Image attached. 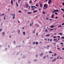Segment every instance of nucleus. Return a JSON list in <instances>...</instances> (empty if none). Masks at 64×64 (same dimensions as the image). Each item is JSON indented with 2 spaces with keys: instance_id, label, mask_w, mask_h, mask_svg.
Here are the masks:
<instances>
[{
  "instance_id": "obj_1",
  "label": "nucleus",
  "mask_w": 64,
  "mask_h": 64,
  "mask_svg": "<svg viewBox=\"0 0 64 64\" xmlns=\"http://www.w3.org/2000/svg\"><path fill=\"white\" fill-rule=\"evenodd\" d=\"M44 7L46 9H47V5L46 4H44Z\"/></svg>"
},
{
  "instance_id": "obj_2",
  "label": "nucleus",
  "mask_w": 64,
  "mask_h": 64,
  "mask_svg": "<svg viewBox=\"0 0 64 64\" xmlns=\"http://www.w3.org/2000/svg\"><path fill=\"white\" fill-rule=\"evenodd\" d=\"M57 12H59V10L57 9L56 10H54L53 12H52V13H54L55 12H57Z\"/></svg>"
},
{
  "instance_id": "obj_3",
  "label": "nucleus",
  "mask_w": 64,
  "mask_h": 64,
  "mask_svg": "<svg viewBox=\"0 0 64 64\" xmlns=\"http://www.w3.org/2000/svg\"><path fill=\"white\" fill-rule=\"evenodd\" d=\"M12 19H15V14H14L12 16Z\"/></svg>"
},
{
  "instance_id": "obj_4",
  "label": "nucleus",
  "mask_w": 64,
  "mask_h": 64,
  "mask_svg": "<svg viewBox=\"0 0 64 64\" xmlns=\"http://www.w3.org/2000/svg\"><path fill=\"white\" fill-rule=\"evenodd\" d=\"M40 7H42L43 6V4H41V3H40Z\"/></svg>"
},
{
  "instance_id": "obj_5",
  "label": "nucleus",
  "mask_w": 64,
  "mask_h": 64,
  "mask_svg": "<svg viewBox=\"0 0 64 64\" xmlns=\"http://www.w3.org/2000/svg\"><path fill=\"white\" fill-rule=\"evenodd\" d=\"M51 0H49L48 2V3L49 4L51 3Z\"/></svg>"
},
{
  "instance_id": "obj_6",
  "label": "nucleus",
  "mask_w": 64,
  "mask_h": 64,
  "mask_svg": "<svg viewBox=\"0 0 64 64\" xmlns=\"http://www.w3.org/2000/svg\"><path fill=\"white\" fill-rule=\"evenodd\" d=\"M56 60V58H55L54 60H53L52 61V62H55Z\"/></svg>"
},
{
  "instance_id": "obj_7",
  "label": "nucleus",
  "mask_w": 64,
  "mask_h": 64,
  "mask_svg": "<svg viewBox=\"0 0 64 64\" xmlns=\"http://www.w3.org/2000/svg\"><path fill=\"white\" fill-rule=\"evenodd\" d=\"M11 4H12V5H13V0H11Z\"/></svg>"
},
{
  "instance_id": "obj_8",
  "label": "nucleus",
  "mask_w": 64,
  "mask_h": 64,
  "mask_svg": "<svg viewBox=\"0 0 64 64\" xmlns=\"http://www.w3.org/2000/svg\"><path fill=\"white\" fill-rule=\"evenodd\" d=\"M34 8H37V7H36V6H31V8H34Z\"/></svg>"
},
{
  "instance_id": "obj_9",
  "label": "nucleus",
  "mask_w": 64,
  "mask_h": 64,
  "mask_svg": "<svg viewBox=\"0 0 64 64\" xmlns=\"http://www.w3.org/2000/svg\"><path fill=\"white\" fill-rule=\"evenodd\" d=\"M29 6V4H27L26 5V8H28Z\"/></svg>"
},
{
  "instance_id": "obj_10",
  "label": "nucleus",
  "mask_w": 64,
  "mask_h": 64,
  "mask_svg": "<svg viewBox=\"0 0 64 64\" xmlns=\"http://www.w3.org/2000/svg\"><path fill=\"white\" fill-rule=\"evenodd\" d=\"M53 30H54V29L53 28H51L49 29V30L50 31H53Z\"/></svg>"
},
{
  "instance_id": "obj_11",
  "label": "nucleus",
  "mask_w": 64,
  "mask_h": 64,
  "mask_svg": "<svg viewBox=\"0 0 64 64\" xmlns=\"http://www.w3.org/2000/svg\"><path fill=\"white\" fill-rule=\"evenodd\" d=\"M54 14H53L52 15V18H54Z\"/></svg>"
},
{
  "instance_id": "obj_12",
  "label": "nucleus",
  "mask_w": 64,
  "mask_h": 64,
  "mask_svg": "<svg viewBox=\"0 0 64 64\" xmlns=\"http://www.w3.org/2000/svg\"><path fill=\"white\" fill-rule=\"evenodd\" d=\"M58 50H59L60 51V50H61V48H57Z\"/></svg>"
},
{
  "instance_id": "obj_13",
  "label": "nucleus",
  "mask_w": 64,
  "mask_h": 64,
  "mask_svg": "<svg viewBox=\"0 0 64 64\" xmlns=\"http://www.w3.org/2000/svg\"><path fill=\"white\" fill-rule=\"evenodd\" d=\"M50 27L52 28H53L54 27V26H51Z\"/></svg>"
},
{
  "instance_id": "obj_14",
  "label": "nucleus",
  "mask_w": 64,
  "mask_h": 64,
  "mask_svg": "<svg viewBox=\"0 0 64 64\" xmlns=\"http://www.w3.org/2000/svg\"><path fill=\"white\" fill-rule=\"evenodd\" d=\"M37 12V10H34L33 11V13H35V12Z\"/></svg>"
},
{
  "instance_id": "obj_15",
  "label": "nucleus",
  "mask_w": 64,
  "mask_h": 64,
  "mask_svg": "<svg viewBox=\"0 0 64 64\" xmlns=\"http://www.w3.org/2000/svg\"><path fill=\"white\" fill-rule=\"evenodd\" d=\"M43 54L42 53L40 55V57H42V56H43Z\"/></svg>"
},
{
  "instance_id": "obj_16",
  "label": "nucleus",
  "mask_w": 64,
  "mask_h": 64,
  "mask_svg": "<svg viewBox=\"0 0 64 64\" xmlns=\"http://www.w3.org/2000/svg\"><path fill=\"white\" fill-rule=\"evenodd\" d=\"M23 34L24 35H25V32H23Z\"/></svg>"
},
{
  "instance_id": "obj_17",
  "label": "nucleus",
  "mask_w": 64,
  "mask_h": 64,
  "mask_svg": "<svg viewBox=\"0 0 64 64\" xmlns=\"http://www.w3.org/2000/svg\"><path fill=\"white\" fill-rule=\"evenodd\" d=\"M27 14H31V12H28L27 13Z\"/></svg>"
},
{
  "instance_id": "obj_18",
  "label": "nucleus",
  "mask_w": 64,
  "mask_h": 64,
  "mask_svg": "<svg viewBox=\"0 0 64 64\" xmlns=\"http://www.w3.org/2000/svg\"><path fill=\"white\" fill-rule=\"evenodd\" d=\"M32 0H30L29 2L30 4L31 3H32Z\"/></svg>"
},
{
  "instance_id": "obj_19",
  "label": "nucleus",
  "mask_w": 64,
  "mask_h": 64,
  "mask_svg": "<svg viewBox=\"0 0 64 64\" xmlns=\"http://www.w3.org/2000/svg\"><path fill=\"white\" fill-rule=\"evenodd\" d=\"M5 17H6V16H4V20H5V19H6V18Z\"/></svg>"
},
{
  "instance_id": "obj_20",
  "label": "nucleus",
  "mask_w": 64,
  "mask_h": 64,
  "mask_svg": "<svg viewBox=\"0 0 64 64\" xmlns=\"http://www.w3.org/2000/svg\"><path fill=\"white\" fill-rule=\"evenodd\" d=\"M2 35H3V36H4V35H5V32H4L2 33Z\"/></svg>"
},
{
  "instance_id": "obj_21",
  "label": "nucleus",
  "mask_w": 64,
  "mask_h": 64,
  "mask_svg": "<svg viewBox=\"0 0 64 64\" xmlns=\"http://www.w3.org/2000/svg\"><path fill=\"white\" fill-rule=\"evenodd\" d=\"M45 31H46V33H47V32H48V30L47 29Z\"/></svg>"
},
{
  "instance_id": "obj_22",
  "label": "nucleus",
  "mask_w": 64,
  "mask_h": 64,
  "mask_svg": "<svg viewBox=\"0 0 64 64\" xmlns=\"http://www.w3.org/2000/svg\"><path fill=\"white\" fill-rule=\"evenodd\" d=\"M61 10L62 11H63V12H64V9L63 8H62L61 9Z\"/></svg>"
},
{
  "instance_id": "obj_23",
  "label": "nucleus",
  "mask_w": 64,
  "mask_h": 64,
  "mask_svg": "<svg viewBox=\"0 0 64 64\" xmlns=\"http://www.w3.org/2000/svg\"><path fill=\"white\" fill-rule=\"evenodd\" d=\"M46 36L48 37V36H50V35H49V34H47Z\"/></svg>"
},
{
  "instance_id": "obj_24",
  "label": "nucleus",
  "mask_w": 64,
  "mask_h": 64,
  "mask_svg": "<svg viewBox=\"0 0 64 64\" xmlns=\"http://www.w3.org/2000/svg\"><path fill=\"white\" fill-rule=\"evenodd\" d=\"M60 27H61V26L59 25L58 26V28H60Z\"/></svg>"
},
{
  "instance_id": "obj_25",
  "label": "nucleus",
  "mask_w": 64,
  "mask_h": 64,
  "mask_svg": "<svg viewBox=\"0 0 64 64\" xmlns=\"http://www.w3.org/2000/svg\"><path fill=\"white\" fill-rule=\"evenodd\" d=\"M60 34V35H62V34L61 33H60L58 34Z\"/></svg>"
},
{
  "instance_id": "obj_26",
  "label": "nucleus",
  "mask_w": 64,
  "mask_h": 64,
  "mask_svg": "<svg viewBox=\"0 0 64 64\" xmlns=\"http://www.w3.org/2000/svg\"><path fill=\"white\" fill-rule=\"evenodd\" d=\"M54 56H57V54H54Z\"/></svg>"
},
{
  "instance_id": "obj_27",
  "label": "nucleus",
  "mask_w": 64,
  "mask_h": 64,
  "mask_svg": "<svg viewBox=\"0 0 64 64\" xmlns=\"http://www.w3.org/2000/svg\"><path fill=\"white\" fill-rule=\"evenodd\" d=\"M59 57H60V56H58L56 58L57 59H58V58H59Z\"/></svg>"
},
{
  "instance_id": "obj_28",
  "label": "nucleus",
  "mask_w": 64,
  "mask_h": 64,
  "mask_svg": "<svg viewBox=\"0 0 64 64\" xmlns=\"http://www.w3.org/2000/svg\"><path fill=\"white\" fill-rule=\"evenodd\" d=\"M36 6H37V7H38V4H37L36 5Z\"/></svg>"
},
{
  "instance_id": "obj_29",
  "label": "nucleus",
  "mask_w": 64,
  "mask_h": 64,
  "mask_svg": "<svg viewBox=\"0 0 64 64\" xmlns=\"http://www.w3.org/2000/svg\"><path fill=\"white\" fill-rule=\"evenodd\" d=\"M49 20V21H52V20H53V19H50Z\"/></svg>"
},
{
  "instance_id": "obj_30",
  "label": "nucleus",
  "mask_w": 64,
  "mask_h": 64,
  "mask_svg": "<svg viewBox=\"0 0 64 64\" xmlns=\"http://www.w3.org/2000/svg\"><path fill=\"white\" fill-rule=\"evenodd\" d=\"M38 32L36 33V36H38Z\"/></svg>"
},
{
  "instance_id": "obj_31",
  "label": "nucleus",
  "mask_w": 64,
  "mask_h": 64,
  "mask_svg": "<svg viewBox=\"0 0 64 64\" xmlns=\"http://www.w3.org/2000/svg\"><path fill=\"white\" fill-rule=\"evenodd\" d=\"M63 58L62 57H60V59H63Z\"/></svg>"
},
{
  "instance_id": "obj_32",
  "label": "nucleus",
  "mask_w": 64,
  "mask_h": 64,
  "mask_svg": "<svg viewBox=\"0 0 64 64\" xmlns=\"http://www.w3.org/2000/svg\"><path fill=\"white\" fill-rule=\"evenodd\" d=\"M3 15H4V14H3L2 15H0V16H3Z\"/></svg>"
},
{
  "instance_id": "obj_33",
  "label": "nucleus",
  "mask_w": 64,
  "mask_h": 64,
  "mask_svg": "<svg viewBox=\"0 0 64 64\" xmlns=\"http://www.w3.org/2000/svg\"><path fill=\"white\" fill-rule=\"evenodd\" d=\"M57 40V39H54V41H56Z\"/></svg>"
},
{
  "instance_id": "obj_34",
  "label": "nucleus",
  "mask_w": 64,
  "mask_h": 64,
  "mask_svg": "<svg viewBox=\"0 0 64 64\" xmlns=\"http://www.w3.org/2000/svg\"><path fill=\"white\" fill-rule=\"evenodd\" d=\"M49 53H52V52L51 51H50L49 52Z\"/></svg>"
},
{
  "instance_id": "obj_35",
  "label": "nucleus",
  "mask_w": 64,
  "mask_h": 64,
  "mask_svg": "<svg viewBox=\"0 0 64 64\" xmlns=\"http://www.w3.org/2000/svg\"><path fill=\"white\" fill-rule=\"evenodd\" d=\"M55 14H56V15H57L58 14V13L55 12Z\"/></svg>"
},
{
  "instance_id": "obj_36",
  "label": "nucleus",
  "mask_w": 64,
  "mask_h": 64,
  "mask_svg": "<svg viewBox=\"0 0 64 64\" xmlns=\"http://www.w3.org/2000/svg\"><path fill=\"white\" fill-rule=\"evenodd\" d=\"M16 6H18V4L17 3V2H16Z\"/></svg>"
},
{
  "instance_id": "obj_37",
  "label": "nucleus",
  "mask_w": 64,
  "mask_h": 64,
  "mask_svg": "<svg viewBox=\"0 0 64 64\" xmlns=\"http://www.w3.org/2000/svg\"><path fill=\"white\" fill-rule=\"evenodd\" d=\"M45 58H46V56H44L43 59H45Z\"/></svg>"
},
{
  "instance_id": "obj_38",
  "label": "nucleus",
  "mask_w": 64,
  "mask_h": 64,
  "mask_svg": "<svg viewBox=\"0 0 64 64\" xmlns=\"http://www.w3.org/2000/svg\"><path fill=\"white\" fill-rule=\"evenodd\" d=\"M36 45H37V44H38V42H36Z\"/></svg>"
},
{
  "instance_id": "obj_39",
  "label": "nucleus",
  "mask_w": 64,
  "mask_h": 64,
  "mask_svg": "<svg viewBox=\"0 0 64 64\" xmlns=\"http://www.w3.org/2000/svg\"><path fill=\"white\" fill-rule=\"evenodd\" d=\"M55 19H58V17H56L55 18Z\"/></svg>"
},
{
  "instance_id": "obj_40",
  "label": "nucleus",
  "mask_w": 64,
  "mask_h": 64,
  "mask_svg": "<svg viewBox=\"0 0 64 64\" xmlns=\"http://www.w3.org/2000/svg\"><path fill=\"white\" fill-rule=\"evenodd\" d=\"M30 27H31V26H32V24H31V23H30Z\"/></svg>"
},
{
  "instance_id": "obj_41",
  "label": "nucleus",
  "mask_w": 64,
  "mask_h": 64,
  "mask_svg": "<svg viewBox=\"0 0 64 64\" xmlns=\"http://www.w3.org/2000/svg\"><path fill=\"white\" fill-rule=\"evenodd\" d=\"M62 38L63 39H64V37L63 36H62Z\"/></svg>"
},
{
  "instance_id": "obj_42",
  "label": "nucleus",
  "mask_w": 64,
  "mask_h": 64,
  "mask_svg": "<svg viewBox=\"0 0 64 64\" xmlns=\"http://www.w3.org/2000/svg\"><path fill=\"white\" fill-rule=\"evenodd\" d=\"M20 30H18V33H20Z\"/></svg>"
},
{
  "instance_id": "obj_43",
  "label": "nucleus",
  "mask_w": 64,
  "mask_h": 64,
  "mask_svg": "<svg viewBox=\"0 0 64 64\" xmlns=\"http://www.w3.org/2000/svg\"><path fill=\"white\" fill-rule=\"evenodd\" d=\"M56 38V36H54V39H55V38Z\"/></svg>"
},
{
  "instance_id": "obj_44",
  "label": "nucleus",
  "mask_w": 64,
  "mask_h": 64,
  "mask_svg": "<svg viewBox=\"0 0 64 64\" xmlns=\"http://www.w3.org/2000/svg\"><path fill=\"white\" fill-rule=\"evenodd\" d=\"M64 25V22L62 24V25Z\"/></svg>"
},
{
  "instance_id": "obj_45",
  "label": "nucleus",
  "mask_w": 64,
  "mask_h": 64,
  "mask_svg": "<svg viewBox=\"0 0 64 64\" xmlns=\"http://www.w3.org/2000/svg\"><path fill=\"white\" fill-rule=\"evenodd\" d=\"M52 39H50V42H51V41H52Z\"/></svg>"
},
{
  "instance_id": "obj_46",
  "label": "nucleus",
  "mask_w": 64,
  "mask_h": 64,
  "mask_svg": "<svg viewBox=\"0 0 64 64\" xmlns=\"http://www.w3.org/2000/svg\"><path fill=\"white\" fill-rule=\"evenodd\" d=\"M46 20H48L49 19V18H46Z\"/></svg>"
},
{
  "instance_id": "obj_47",
  "label": "nucleus",
  "mask_w": 64,
  "mask_h": 64,
  "mask_svg": "<svg viewBox=\"0 0 64 64\" xmlns=\"http://www.w3.org/2000/svg\"><path fill=\"white\" fill-rule=\"evenodd\" d=\"M43 14H45V12H43Z\"/></svg>"
},
{
  "instance_id": "obj_48",
  "label": "nucleus",
  "mask_w": 64,
  "mask_h": 64,
  "mask_svg": "<svg viewBox=\"0 0 64 64\" xmlns=\"http://www.w3.org/2000/svg\"><path fill=\"white\" fill-rule=\"evenodd\" d=\"M34 61H37V60H34Z\"/></svg>"
},
{
  "instance_id": "obj_49",
  "label": "nucleus",
  "mask_w": 64,
  "mask_h": 64,
  "mask_svg": "<svg viewBox=\"0 0 64 64\" xmlns=\"http://www.w3.org/2000/svg\"><path fill=\"white\" fill-rule=\"evenodd\" d=\"M2 31V28H1L0 30V31Z\"/></svg>"
},
{
  "instance_id": "obj_50",
  "label": "nucleus",
  "mask_w": 64,
  "mask_h": 64,
  "mask_svg": "<svg viewBox=\"0 0 64 64\" xmlns=\"http://www.w3.org/2000/svg\"><path fill=\"white\" fill-rule=\"evenodd\" d=\"M58 40H56V42H58Z\"/></svg>"
},
{
  "instance_id": "obj_51",
  "label": "nucleus",
  "mask_w": 64,
  "mask_h": 64,
  "mask_svg": "<svg viewBox=\"0 0 64 64\" xmlns=\"http://www.w3.org/2000/svg\"><path fill=\"white\" fill-rule=\"evenodd\" d=\"M58 38H60V36H58Z\"/></svg>"
},
{
  "instance_id": "obj_52",
  "label": "nucleus",
  "mask_w": 64,
  "mask_h": 64,
  "mask_svg": "<svg viewBox=\"0 0 64 64\" xmlns=\"http://www.w3.org/2000/svg\"><path fill=\"white\" fill-rule=\"evenodd\" d=\"M19 12H20V13H22V12L21 11H19Z\"/></svg>"
},
{
  "instance_id": "obj_53",
  "label": "nucleus",
  "mask_w": 64,
  "mask_h": 64,
  "mask_svg": "<svg viewBox=\"0 0 64 64\" xmlns=\"http://www.w3.org/2000/svg\"><path fill=\"white\" fill-rule=\"evenodd\" d=\"M47 47L48 48H48H49V46H47Z\"/></svg>"
},
{
  "instance_id": "obj_54",
  "label": "nucleus",
  "mask_w": 64,
  "mask_h": 64,
  "mask_svg": "<svg viewBox=\"0 0 64 64\" xmlns=\"http://www.w3.org/2000/svg\"><path fill=\"white\" fill-rule=\"evenodd\" d=\"M43 9H45V7H44L43 8Z\"/></svg>"
},
{
  "instance_id": "obj_55",
  "label": "nucleus",
  "mask_w": 64,
  "mask_h": 64,
  "mask_svg": "<svg viewBox=\"0 0 64 64\" xmlns=\"http://www.w3.org/2000/svg\"><path fill=\"white\" fill-rule=\"evenodd\" d=\"M35 42H33V44H34H34H35Z\"/></svg>"
},
{
  "instance_id": "obj_56",
  "label": "nucleus",
  "mask_w": 64,
  "mask_h": 64,
  "mask_svg": "<svg viewBox=\"0 0 64 64\" xmlns=\"http://www.w3.org/2000/svg\"><path fill=\"white\" fill-rule=\"evenodd\" d=\"M36 57H38V55H36Z\"/></svg>"
},
{
  "instance_id": "obj_57",
  "label": "nucleus",
  "mask_w": 64,
  "mask_h": 64,
  "mask_svg": "<svg viewBox=\"0 0 64 64\" xmlns=\"http://www.w3.org/2000/svg\"><path fill=\"white\" fill-rule=\"evenodd\" d=\"M62 5L64 6V3H62Z\"/></svg>"
},
{
  "instance_id": "obj_58",
  "label": "nucleus",
  "mask_w": 64,
  "mask_h": 64,
  "mask_svg": "<svg viewBox=\"0 0 64 64\" xmlns=\"http://www.w3.org/2000/svg\"><path fill=\"white\" fill-rule=\"evenodd\" d=\"M63 44V42H62V43H61L60 44Z\"/></svg>"
},
{
  "instance_id": "obj_59",
  "label": "nucleus",
  "mask_w": 64,
  "mask_h": 64,
  "mask_svg": "<svg viewBox=\"0 0 64 64\" xmlns=\"http://www.w3.org/2000/svg\"><path fill=\"white\" fill-rule=\"evenodd\" d=\"M45 41H47V39H45Z\"/></svg>"
},
{
  "instance_id": "obj_60",
  "label": "nucleus",
  "mask_w": 64,
  "mask_h": 64,
  "mask_svg": "<svg viewBox=\"0 0 64 64\" xmlns=\"http://www.w3.org/2000/svg\"><path fill=\"white\" fill-rule=\"evenodd\" d=\"M33 23H34V22H32V24L33 25Z\"/></svg>"
},
{
  "instance_id": "obj_61",
  "label": "nucleus",
  "mask_w": 64,
  "mask_h": 64,
  "mask_svg": "<svg viewBox=\"0 0 64 64\" xmlns=\"http://www.w3.org/2000/svg\"><path fill=\"white\" fill-rule=\"evenodd\" d=\"M20 0H18V2H20Z\"/></svg>"
},
{
  "instance_id": "obj_62",
  "label": "nucleus",
  "mask_w": 64,
  "mask_h": 64,
  "mask_svg": "<svg viewBox=\"0 0 64 64\" xmlns=\"http://www.w3.org/2000/svg\"><path fill=\"white\" fill-rule=\"evenodd\" d=\"M36 27H39V25H37Z\"/></svg>"
},
{
  "instance_id": "obj_63",
  "label": "nucleus",
  "mask_w": 64,
  "mask_h": 64,
  "mask_svg": "<svg viewBox=\"0 0 64 64\" xmlns=\"http://www.w3.org/2000/svg\"><path fill=\"white\" fill-rule=\"evenodd\" d=\"M33 33H35V31H34V32H33Z\"/></svg>"
},
{
  "instance_id": "obj_64",
  "label": "nucleus",
  "mask_w": 64,
  "mask_h": 64,
  "mask_svg": "<svg viewBox=\"0 0 64 64\" xmlns=\"http://www.w3.org/2000/svg\"><path fill=\"white\" fill-rule=\"evenodd\" d=\"M62 50H64V48H62Z\"/></svg>"
}]
</instances>
